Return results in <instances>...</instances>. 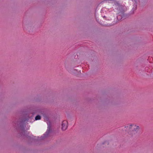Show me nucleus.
<instances>
[{"mask_svg": "<svg viewBox=\"0 0 153 153\" xmlns=\"http://www.w3.org/2000/svg\"><path fill=\"white\" fill-rule=\"evenodd\" d=\"M68 123L66 121H63L62 124V129L63 130H65L68 127Z\"/></svg>", "mask_w": 153, "mask_h": 153, "instance_id": "7ed1b4c3", "label": "nucleus"}, {"mask_svg": "<svg viewBox=\"0 0 153 153\" xmlns=\"http://www.w3.org/2000/svg\"><path fill=\"white\" fill-rule=\"evenodd\" d=\"M126 131L129 134H131L133 132V125H129L125 127Z\"/></svg>", "mask_w": 153, "mask_h": 153, "instance_id": "f257e3e1", "label": "nucleus"}, {"mask_svg": "<svg viewBox=\"0 0 153 153\" xmlns=\"http://www.w3.org/2000/svg\"><path fill=\"white\" fill-rule=\"evenodd\" d=\"M141 132L140 127L137 125H134V134H139Z\"/></svg>", "mask_w": 153, "mask_h": 153, "instance_id": "f03ea898", "label": "nucleus"}, {"mask_svg": "<svg viewBox=\"0 0 153 153\" xmlns=\"http://www.w3.org/2000/svg\"><path fill=\"white\" fill-rule=\"evenodd\" d=\"M40 119H41L40 116L39 115H38L35 118V120H39Z\"/></svg>", "mask_w": 153, "mask_h": 153, "instance_id": "20e7f679", "label": "nucleus"}]
</instances>
